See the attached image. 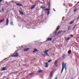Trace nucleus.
<instances>
[{"instance_id":"obj_47","label":"nucleus","mask_w":79,"mask_h":79,"mask_svg":"<svg viewBox=\"0 0 79 79\" xmlns=\"http://www.w3.org/2000/svg\"><path fill=\"white\" fill-rule=\"evenodd\" d=\"M32 29H35V28H32Z\"/></svg>"},{"instance_id":"obj_22","label":"nucleus","mask_w":79,"mask_h":79,"mask_svg":"<svg viewBox=\"0 0 79 79\" xmlns=\"http://www.w3.org/2000/svg\"><path fill=\"white\" fill-rule=\"evenodd\" d=\"M60 26H58V27L57 28V29H56V31H58V29H60Z\"/></svg>"},{"instance_id":"obj_41","label":"nucleus","mask_w":79,"mask_h":79,"mask_svg":"<svg viewBox=\"0 0 79 79\" xmlns=\"http://www.w3.org/2000/svg\"><path fill=\"white\" fill-rule=\"evenodd\" d=\"M63 6H65V4H63Z\"/></svg>"},{"instance_id":"obj_9","label":"nucleus","mask_w":79,"mask_h":79,"mask_svg":"<svg viewBox=\"0 0 79 79\" xmlns=\"http://www.w3.org/2000/svg\"><path fill=\"white\" fill-rule=\"evenodd\" d=\"M29 48H25L24 49L23 51L24 52H27V51H28V50H29Z\"/></svg>"},{"instance_id":"obj_17","label":"nucleus","mask_w":79,"mask_h":79,"mask_svg":"<svg viewBox=\"0 0 79 79\" xmlns=\"http://www.w3.org/2000/svg\"><path fill=\"white\" fill-rule=\"evenodd\" d=\"M66 56L65 55H64L62 56V58L63 59H64V58H66Z\"/></svg>"},{"instance_id":"obj_31","label":"nucleus","mask_w":79,"mask_h":79,"mask_svg":"<svg viewBox=\"0 0 79 79\" xmlns=\"http://www.w3.org/2000/svg\"><path fill=\"white\" fill-rule=\"evenodd\" d=\"M11 56V55H10L8 58H5L4 60H6V59H8V58H10Z\"/></svg>"},{"instance_id":"obj_15","label":"nucleus","mask_w":79,"mask_h":79,"mask_svg":"<svg viewBox=\"0 0 79 79\" xmlns=\"http://www.w3.org/2000/svg\"><path fill=\"white\" fill-rule=\"evenodd\" d=\"M16 5L17 6H23V5L21 4H19V3H17Z\"/></svg>"},{"instance_id":"obj_20","label":"nucleus","mask_w":79,"mask_h":79,"mask_svg":"<svg viewBox=\"0 0 79 79\" xmlns=\"http://www.w3.org/2000/svg\"><path fill=\"white\" fill-rule=\"evenodd\" d=\"M74 23V21H73L72 22H71L70 23V24H73Z\"/></svg>"},{"instance_id":"obj_23","label":"nucleus","mask_w":79,"mask_h":79,"mask_svg":"<svg viewBox=\"0 0 79 79\" xmlns=\"http://www.w3.org/2000/svg\"><path fill=\"white\" fill-rule=\"evenodd\" d=\"M52 60H50L48 61V63H50V62H52Z\"/></svg>"},{"instance_id":"obj_29","label":"nucleus","mask_w":79,"mask_h":79,"mask_svg":"<svg viewBox=\"0 0 79 79\" xmlns=\"http://www.w3.org/2000/svg\"><path fill=\"white\" fill-rule=\"evenodd\" d=\"M48 7L49 8H50V3H49L48 4Z\"/></svg>"},{"instance_id":"obj_12","label":"nucleus","mask_w":79,"mask_h":79,"mask_svg":"<svg viewBox=\"0 0 79 79\" xmlns=\"http://www.w3.org/2000/svg\"><path fill=\"white\" fill-rule=\"evenodd\" d=\"M53 71H52L50 73V77H52L53 76Z\"/></svg>"},{"instance_id":"obj_5","label":"nucleus","mask_w":79,"mask_h":79,"mask_svg":"<svg viewBox=\"0 0 79 79\" xmlns=\"http://www.w3.org/2000/svg\"><path fill=\"white\" fill-rule=\"evenodd\" d=\"M8 23H9V20L8 19H6V26L8 25Z\"/></svg>"},{"instance_id":"obj_4","label":"nucleus","mask_w":79,"mask_h":79,"mask_svg":"<svg viewBox=\"0 0 79 79\" xmlns=\"http://www.w3.org/2000/svg\"><path fill=\"white\" fill-rule=\"evenodd\" d=\"M49 50H46L44 51V53H45L46 55V56H49V55H48V54L47 53V52H48Z\"/></svg>"},{"instance_id":"obj_32","label":"nucleus","mask_w":79,"mask_h":79,"mask_svg":"<svg viewBox=\"0 0 79 79\" xmlns=\"http://www.w3.org/2000/svg\"><path fill=\"white\" fill-rule=\"evenodd\" d=\"M3 21H4V20L3 19L1 20L0 21V23H2V22H3Z\"/></svg>"},{"instance_id":"obj_8","label":"nucleus","mask_w":79,"mask_h":79,"mask_svg":"<svg viewBox=\"0 0 79 79\" xmlns=\"http://www.w3.org/2000/svg\"><path fill=\"white\" fill-rule=\"evenodd\" d=\"M58 64V62L57 60H56L54 63V65L55 66H57V64Z\"/></svg>"},{"instance_id":"obj_26","label":"nucleus","mask_w":79,"mask_h":79,"mask_svg":"<svg viewBox=\"0 0 79 79\" xmlns=\"http://www.w3.org/2000/svg\"><path fill=\"white\" fill-rule=\"evenodd\" d=\"M77 9H74V10L73 11H74V12H76V11H77Z\"/></svg>"},{"instance_id":"obj_21","label":"nucleus","mask_w":79,"mask_h":79,"mask_svg":"<svg viewBox=\"0 0 79 79\" xmlns=\"http://www.w3.org/2000/svg\"><path fill=\"white\" fill-rule=\"evenodd\" d=\"M63 32V31H59L57 34H60V33H61V32Z\"/></svg>"},{"instance_id":"obj_39","label":"nucleus","mask_w":79,"mask_h":79,"mask_svg":"<svg viewBox=\"0 0 79 79\" xmlns=\"http://www.w3.org/2000/svg\"><path fill=\"white\" fill-rule=\"evenodd\" d=\"M71 37H73V35H71Z\"/></svg>"},{"instance_id":"obj_19","label":"nucleus","mask_w":79,"mask_h":79,"mask_svg":"<svg viewBox=\"0 0 79 79\" xmlns=\"http://www.w3.org/2000/svg\"><path fill=\"white\" fill-rule=\"evenodd\" d=\"M68 54H71V50H69L68 52Z\"/></svg>"},{"instance_id":"obj_16","label":"nucleus","mask_w":79,"mask_h":79,"mask_svg":"<svg viewBox=\"0 0 79 79\" xmlns=\"http://www.w3.org/2000/svg\"><path fill=\"white\" fill-rule=\"evenodd\" d=\"M19 12L20 13V14L22 15H24V13H23V12H22V11H21V10H19Z\"/></svg>"},{"instance_id":"obj_11","label":"nucleus","mask_w":79,"mask_h":79,"mask_svg":"<svg viewBox=\"0 0 79 79\" xmlns=\"http://www.w3.org/2000/svg\"><path fill=\"white\" fill-rule=\"evenodd\" d=\"M35 6H36V5H35L33 6H32L31 8V10H32L33 9H34V8H35Z\"/></svg>"},{"instance_id":"obj_27","label":"nucleus","mask_w":79,"mask_h":79,"mask_svg":"<svg viewBox=\"0 0 79 79\" xmlns=\"http://www.w3.org/2000/svg\"><path fill=\"white\" fill-rule=\"evenodd\" d=\"M10 25H13V22H11L10 23Z\"/></svg>"},{"instance_id":"obj_38","label":"nucleus","mask_w":79,"mask_h":79,"mask_svg":"<svg viewBox=\"0 0 79 79\" xmlns=\"http://www.w3.org/2000/svg\"><path fill=\"white\" fill-rule=\"evenodd\" d=\"M3 0H0V2H2Z\"/></svg>"},{"instance_id":"obj_44","label":"nucleus","mask_w":79,"mask_h":79,"mask_svg":"<svg viewBox=\"0 0 79 79\" xmlns=\"http://www.w3.org/2000/svg\"><path fill=\"white\" fill-rule=\"evenodd\" d=\"M53 56H55V54H53Z\"/></svg>"},{"instance_id":"obj_28","label":"nucleus","mask_w":79,"mask_h":79,"mask_svg":"<svg viewBox=\"0 0 79 79\" xmlns=\"http://www.w3.org/2000/svg\"><path fill=\"white\" fill-rule=\"evenodd\" d=\"M42 55L44 56V57H45L46 56V55L45 54H42Z\"/></svg>"},{"instance_id":"obj_43","label":"nucleus","mask_w":79,"mask_h":79,"mask_svg":"<svg viewBox=\"0 0 79 79\" xmlns=\"http://www.w3.org/2000/svg\"><path fill=\"white\" fill-rule=\"evenodd\" d=\"M55 41V40H54L52 42V43H53L54 42V41Z\"/></svg>"},{"instance_id":"obj_36","label":"nucleus","mask_w":79,"mask_h":79,"mask_svg":"<svg viewBox=\"0 0 79 79\" xmlns=\"http://www.w3.org/2000/svg\"><path fill=\"white\" fill-rule=\"evenodd\" d=\"M2 12H4V10H3V9H2Z\"/></svg>"},{"instance_id":"obj_7","label":"nucleus","mask_w":79,"mask_h":79,"mask_svg":"<svg viewBox=\"0 0 79 79\" xmlns=\"http://www.w3.org/2000/svg\"><path fill=\"white\" fill-rule=\"evenodd\" d=\"M70 40V37H65V40Z\"/></svg>"},{"instance_id":"obj_6","label":"nucleus","mask_w":79,"mask_h":79,"mask_svg":"<svg viewBox=\"0 0 79 79\" xmlns=\"http://www.w3.org/2000/svg\"><path fill=\"white\" fill-rule=\"evenodd\" d=\"M44 72V71L42 70H38V73H42Z\"/></svg>"},{"instance_id":"obj_48","label":"nucleus","mask_w":79,"mask_h":79,"mask_svg":"<svg viewBox=\"0 0 79 79\" xmlns=\"http://www.w3.org/2000/svg\"><path fill=\"white\" fill-rule=\"evenodd\" d=\"M21 47H23V46H22Z\"/></svg>"},{"instance_id":"obj_45","label":"nucleus","mask_w":79,"mask_h":79,"mask_svg":"<svg viewBox=\"0 0 79 79\" xmlns=\"http://www.w3.org/2000/svg\"><path fill=\"white\" fill-rule=\"evenodd\" d=\"M41 23V24H42V22H41V23Z\"/></svg>"},{"instance_id":"obj_33","label":"nucleus","mask_w":79,"mask_h":79,"mask_svg":"<svg viewBox=\"0 0 79 79\" xmlns=\"http://www.w3.org/2000/svg\"><path fill=\"white\" fill-rule=\"evenodd\" d=\"M70 26H69V27H68V30H69V29H70Z\"/></svg>"},{"instance_id":"obj_42","label":"nucleus","mask_w":79,"mask_h":79,"mask_svg":"<svg viewBox=\"0 0 79 79\" xmlns=\"http://www.w3.org/2000/svg\"><path fill=\"white\" fill-rule=\"evenodd\" d=\"M79 18L78 17V18L77 19V20H79Z\"/></svg>"},{"instance_id":"obj_25","label":"nucleus","mask_w":79,"mask_h":79,"mask_svg":"<svg viewBox=\"0 0 79 79\" xmlns=\"http://www.w3.org/2000/svg\"><path fill=\"white\" fill-rule=\"evenodd\" d=\"M45 7L44 6H42L41 7V8H42V9H45Z\"/></svg>"},{"instance_id":"obj_34","label":"nucleus","mask_w":79,"mask_h":79,"mask_svg":"<svg viewBox=\"0 0 79 79\" xmlns=\"http://www.w3.org/2000/svg\"><path fill=\"white\" fill-rule=\"evenodd\" d=\"M52 34H51L50 35V37H52Z\"/></svg>"},{"instance_id":"obj_1","label":"nucleus","mask_w":79,"mask_h":79,"mask_svg":"<svg viewBox=\"0 0 79 79\" xmlns=\"http://www.w3.org/2000/svg\"><path fill=\"white\" fill-rule=\"evenodd\" d=\"M66 64H64V62L62 63V71L61 72V74H62L63 73V70L64 69V68L65 69V71H66Z\"/></svg>"},{"instance_id":"obj_18","label":"nucleus","mask_w":79,"mask_h":79,"mask_svg":"<svg viewBox=\"0 0 79 79\" xmlns=\"http://www.w3.org/2000/svg\"><path fill=\"white\" fill-rule=\"evenodd\" d=\"M34 50L33 53H35V52H38V50L37 49H34Z\"/></svg>"},{"instance_id":"obj_3","label":"nucleus","mask_w":79,"mask_h":79,"mask_svg":"<svg viewBox=\"0 0 79 79\" xmlns=\"http://www.w3.org/2000/svg\"><path fill=\"white\" fill-rule=\"evenodd\" d=\"M50 8L49 9H44V10H45L46 11H48L47 12V15L48 16L49 15H50V11H49V10H50Z\"/></svg>"},{"instance_id":"obj_40","label":"nucleus","mask_w":79,"mask_h":79,"mask_svg":"<svg viewBox=\"0 0 79 79\" xmlns=\"http://www.w3.org/2000/svg\"><path fill=\"white\" fill-rule=\"evenodd\" d=\"M13 2H14V1H11V3H13Z\"/></svg>"},{"instance_id":"obj_14","label":"nucleus","mask_w":79,"mask_h":79,"mask_svg":"<svg viewBox=\"0 0 79 79\" xmlns=\"http://www.w3.org/2000/svg\"><path fill=\"white\" fill-rule=\"evenodd\" d=\"M6 69V67L2 68L1 69L2 71H5Z\"/></svg>"},{"instance_id":"obj_46","label":"nucleus","mask_w":79,"mask_h":79,"mask_svg":"<svg viewBox=\"0 0 79 79\" xmlns=\"http://www.w3.org/2000/svg\"><path fill=\"white\" fill-rule=\"evenodd\" d=\"M55 79H57V77H56Z\"/></svg>"},{"instance_id":"obj_37","label":"nucleus","mask_w":79,"mask_h":79,"mask_svg":"<svg viewBox=\"0 0 79 79\" xmlns=\"http://www.w3.org/2000/svg\"><path fill=\"white\" fill-rule=\"evenodd\" d=\"M64 17H63V18L62 19V20H63V19H64Z\"/></svg>"},{"instance_id":"obj_35","label":"nucleus","mask_w":79,"mask_h":79,"mask_svg":"<svg viewBox=\"0 0 79 79\" xmlns=\"http://www.w3.org/2000/svg\"><path fill=\"white\" fill-rule=\"evenodd\" d=\"M63 32H64V33H65L66 32V31H63Z\"/></svg>"},{"instance_id":"obj_10","label":"nucleus","mask_w":79,"mask_h":79,"mask_svg":"<svg viewBox=\"0 0 79 79\" xmlns=\"http://www.w3.org/2000/svg\"><path fill=\"white\" fill-rule=\"evenodd\" d=\"M45 67L47 68H48V63L47 62H46L45 63Z\"/></svg>"},{"instance_id":"obj_30","label":"nucleus","mask_w":79,"mask_h":79,"mask_svg":"<svg viewBox=\"0 0 79 79\" xmlns=\"http://www.w3.org/2000/svg\"><path fill=\"white\" fill-rule=\"evenodd\" d=\"M76 27V25H75L74 26V27H73V30H74V28H75V27Z\"/></svg>"},{"instance_id":"obj_24","label":"nucleus","mask_w":79,"mask_h":79,"mask_svg":"<svg viewBox=\"0 0 79 79\" xmlns=\"http://www.w3.org/2000/svg\"><path fill=\"white\" fill-rule=\"evenodd\" d=\"M34 74V72H33L32 73H30L29 74V76H31V75H32Z\"/></svg>"},{"instance_id":"obj_2","label":"nucleus","mask_w":79,"mask_h":79,"mask_svg":"<svg viewBox=\"0 0 79 79\" xmlns=\"http://www.w3.org/2000/svg\"><path fill=\"white\" fill-rule=\"evenodd\" d=\"M19 56L18 55V52H15L12 56L11 57H13V56L14 57H18Z\"/></svg>"},{"instance_id":"obj_13","label":"nucleus","mask_w":79,"mask_h":79,"mask_svg":"<svg viewBox=\"0 0 79 79\" xmlns=\"http://www.w3.org/2000/svg\"><path fill=\"white\" fill-rule=\"evenodd\" d=\"M51 40H52V38H48L47 39L46 41H51ZM46 41L45 42H46Z\"/></svg>"}]
</instances>
